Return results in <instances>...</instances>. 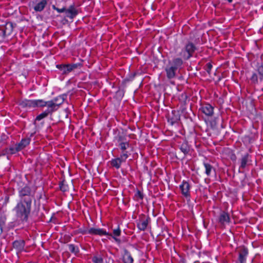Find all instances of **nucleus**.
<instances>
[{
  "label": "nucleus",
  "instance_id": "1",
  "mask_svg": "<svg viewBox=\"0 0 263 263\" xmlns=\"http://www.w3.org/2000/svg\"><path fill=\"white\" fill-rule=\"evenodd\" d=\"M31 207L32 203L19 201L14 209L16 217L23 223L27 222L31 213Z\"/></svg>",
  "mask_w": 263,
  "mask_h": 263
},
{
  "label": "nucleus",
  "instance_id": "2",
  "mask_svg": "<svg viewBox=\"0 0 263 263\" xmlns=\"http://www.w3.org/2000/svg\"><path fill=\"white\" fill-rule=\"evenodd\" d=\"M183 62L181 58H176L169 61L165 68L166 77L168 79L174 78L176 76L178 69H180L183 65Z\"/></svg>",
  "mask_w": 263,
  "mask_h": 263
},
{
  "label": "nucleus",
  "instance_id": "3",
  "mask_svg": "<svg viewBox=\"0 0 263 263\" xmlns=\"http://www.w3.org/2000/svg\"><path fill=\"white\" fill-rule=\"evenodd\" d=\"M57 98H55L50 101H45L46 105H44V107L47 106V109L37 116L35 118V120L40 121L47 117L49 115H52L53 112L56 111L59 107L60 105L63 103L62 101L61 103H57Z\"/></svg>",
  "mask_w": 263,
  "mask_h": 263
},
{
  "label": "nucleus",
  "instance_id": "4",
  "mask_svg": "<svg viewBox=\"0 0 263 263\" xmlns=\"http://www.w3.org/2000/svg\"><path fill=\"white\" fill-rule=\"evenodd\" d=\"M34 195L35 192L29 185H25L18 190L19 201L32 203L33 200H35Z\"/></svg>",
  "mask_w": 263,
  "mask_h": 263
},
{
  "label": "nucleus",
  "instance_id": "5",
  "mask_svg": "<svg viewBox=\"0 0 263 263\" xmlns=\"http://www.w3.org/2000/svg\"><path fill=\"white\" fill-rule=\"evenodd\" d=\"M18 104L23 108H34L36 107H44L46 105L45 101L42 99L28 100L24 99L20 100Z\"/></svg>",
  "mask_w": 263,
  "mask_h": 263
},
{
  "label": "nucleus",
  "instance_id": "6",
  "mask_svg": "<svg viewBox=\"0 0 263 263\" xmlns=\"http://www.w3.org/2000/svg\"><path fill=\"white\" fill-rule=\"evenodd\" d=\"M196 50V46L192 42L189 41L185 45L179 55L184 60H188L193 56Z\"/></svg>",
  "mask_w": 263,
  "mask_h": 263
},
{
  "label": "nucleus",
  "instance_id": "7",
  "mask_svg": "<svg viewBox=\"0 0 263 263\" xmlns=\"http://www.w3.org/2000/svg\"><path fill=\"white\" fill-rule=\"evenodd\" d=\"M119 146V152L120 153V157L127 160L130 155V153L128 151V148L129 147V143H122L120 144H118Z\"/></svg>",
  "mask_w": 263,
  "mask_h": 263
},
{
  "label": "nucleus",
  "instance_id": "8",
  "mask_svg": "<svg viewBox=\"0 0 263 263\" xmlns=\"http://www.w3.org/2000/svg\"><path fill=\"white\" fill-rule=\"evenodd\" d=\"M150 221V218L144 214L139 216V221L137 223V227L141 231H145Z\"/></svg>",
  "mask_w": 263,
  "mask_h": 263
},
{
  "label": "nucleus",
  "instance_id": "9",
  "mask_svg": "<svg viewBox=\"0 0 263 263\" xmlns=\"http://www.w3.org/2000/svg\"><path fill=\"white\" fill-rule=\"evenodd\" d=\"M56 67L62 72L63 74H67L76 69L78 67V65L77 64H58Z\"/></svg>",
  "mask_w": 263,
  "mask_h": 263
},
{
  "label": "nucleus",
  "instance_id": "10",
  "mask_svg": "<svg viewBox=\"0 0 263 263\" xmlns=\"http://www.w3.org/2000/svg\"><path fill=\"white\" fill-rule=\"evenodd\" d=\"M238 252V261L236 263H246L247 257L249 254L248 249L243 246L239 248Z\"/></svg>",
  "mask_w": 263,
  "mask_h": 263
},
{
  "label": "nucleus",
  "instance_id": "11",
  "mask_svg": "<svg viewBox=\"0 0 263 263\" xmlns=\"http://www.w3.org/2000/svg\"><path fill=\"white\" fill-rule=\"evenodd\" d=\"M179 188L181 190L182 195L186 198L190 199L191 197V185L189 183L185 180H183L179 186Z\"/></svg>",
  "mask_w": 263,
  "mask_h": 263
},
{
  "label": "nucleus",
  "instance_id": "12",
  "mask_svg": "<svg viewBox=\"0 0 263 263\" xmlns=\"http://www.w3.org/2000/svg\"><path fill=\"white\" fill-rule=\"evenodd\" d=\"M239 172L240 170H243L247 166L249 165L251 162V157L249 154H246L243 155L240 159Z\"/></svg>",
  "mask_w": 263,
  "mask_h": 263
},
{
  "label": "nucleus",
  "instance_id": "13",
  "mask_svg": "<svg viewBox=\"0 0 263 263\" xmlns=\"http://www.w3.org/2000/svg\"><path fill=\"white\" fill-rule=\"evenodd\" d=\"M200 110L208 117H212L214 115V107L209 103L202 104Z\"/></svg>",
  "mask_w": 263,
  "mask_h": 263
},
{
  "label": "nucleus",
  "instance_id": "14",
  "mask_svg": "<svg viewBox=\"0 0 263 263\" xmlns=\"http://www.w3.org/2000/svg\"><path fill=\"white\" fill-rule=\"evenodd\" d=\"M88 234L93 235H108L112 236L111 233H109L105 230L101 228H91L88 230Z\"/></svg>",
  "mask_w": 263,
  "mask_h": 263
},
{
  "label": "nucleus",
  "instance_id": "15",
  "mask_svg": "<svg viewBox=\"0 0 263 263\" xmlns=\"http://www.w3.org/2000/svg\"><path fill=\"white\" fill-rule=\"evenodd\" d=\"M13 25L11 22H7L5 26H2L0 29L3 32L4 36L10 35L13 30Z\"/></svg>",
  "mask_w": 263,
  "mask_h": 263
},
{
  "label": "nucleus",
  "instance_id": "16",
  "mask_svg": "<svg viewBox=\"0 0 263 263\" xmlns=\"http://www.w3.org/2000/svg\"><path fill=\"white\" fill-rule=\"evenodd\" d=\"M65 14L66 17L72 19L78 14V11L74 5H72L68 9H66Z\"/></svg>",
  "mask_w": 263,
  "mask_h": 263
},
{
  "label": "nucleus",
  "instance_id": "17",
  "mask_svg": "<svg viewBox=\"0 0 263 263\" xmlns=\"http://www.w3.org/2000/svg\"><path fill=\"white\" fill-rule=\"evenodd\" d=\"M126 160L120 157L114 158L110 161V164L111 166L116 169H119L121 167V164L123 162H125Z\"/></svg>",
  "mask_w": 263,
  "mask_h": 263
},
{
  "label": "nucleus",
  "instance_id": "18",
  "mask_svg": "<svg viewBox=\"0 0 263 263\" xmlns=\"http://www.w3.org/2000/svg\"><path fill=\"white\" fill-rule=\"evenodd\" d=\"M12 246L13 248L16 249L18 252H21L24 249L25 242L24 240H16L13 241Z\"/></svg>",
  "mask_w": 263,
  "mask_h": 263
},
{
  "label": "nucleus",
  "instance_id": "19",
  "mask_svg": "<svg viewBox=\"0 0 263 263\" xmlns=\"http://www.w3.org/2000/svg\"><path fill=\"white\" fill-rule=\"evenodd\" d=\"M218 220L221 224H224L225 223H229L230 221L229 214L224 211H222L220 214Z\"/></svg>",
  "mask_w": 263,
  "mask_h": 263
},
{
  "label": "nucleus",
  "instance_id": "20",
  "mask_svg": "<svg viewBox=\"0 0 263 263\" xmlns=\"http://www.w3.org/2000/svg\"><path fill=\"white\" fill-rule=\"evenodd\" d=\"M122 260L124 263H133L134 262V259L131 254L127 249L124 250Z\"/></svg>",
  "mask_w": 263,
  "mask_h": 263
},
{
  "label": "nucleus",
  "instance_id": "21",
  "mask_svg": "<svg viewBox=\"0 0 263 263\" xmlns=\"http://www.w3.org/2000/svg\"><path fill=\"white\" fill-rule=\"evenodd\" d=\"M47 4L46 0H41L34 5L33 9L36 12H41L44 9Z\"/></svg>",
  "mask_w": 263,
  "mask_h": 263
},
{
  "label": "nucleus",
  "instance_id": "22",
  "mask_svg": "<svg viewBox=\"0 0 263 263\" xmlns=\"http://www.w3.org/2000/svg\"><path fill=\"white\" fill-rule=\"evenodd\" d=\"M31 139L29 138H26L22 139L20 142L16 143V144L18 148L20 151H21L25 148L27 145L30 144Z\"/></svg>",
  "mask_w": 263,
  "mask_h": 263
},
{
  "label": "nucleus",
  "instance_id": "23",
  "mask_svg": "<svg viewBox=\"0 0 263 263\" xmlns=\"http://www.w3.org/2000/svg\"><path fill=\"white\" fill-rule=\"evenodd\" d=\"M121 231L119 227H118L116 229H114L113 230V233L111 234L112 236H111L115 241L117 242L118 243H121V240L119 238H118L117 237H119L121 235Z\"/></svg>",
  "mask_w": 263,
  "mask_h": 263
},
{
  "label": "nucleus",
  "instance_id": "24",
  "mask_svg": "<svg viewBox=\"0 0 263 263\" xmlns=\"http://www.w3.org/2000/svg\"><path fill=\"white\" fill-rule=\"evenodd\" d=\"M203 165L205 168V173L208 176H210L212 171H215L214 167L208 162H204Z\"/></svg>",
  "mask_w": 263,
  "mask_h": 263
},
{
  "label": "nucleus",
  "instance_id": "25",
  "mask_svg": "<svg viewBox=\"0 0 263 263\" xmlns=\"http://www.w3.org/2000/svg\"><path fill=\"white\" fill-rule=\"evenodd\" d=\"M180 149L185 155L188 154L190 151V146L186 142H184L180 145Z\"/></svg>",
  "mask_w": 263,
  "mask_h": 263
},
{
  "label": "nucleus",
  "instance_id": "26",
  "mask_svg": "<svg viewBox=\"0 0 263 263\" xmlns=\"http://www.w3.org/2000/svg\"><path fill=\"white\" fill-rule=\"evenodd\" d=\"M116 139L119 143V144H120L122 143L129 142L128 141L126 140V137L122 135H118L116 137Z\"/></svg>",
  "mask_w": 263,
  "mask_h": 263
},
{
  "label": "nucleus",
  "instance_id": "27",
  "mask_svg": "<svg viewBox=\"0 0 263 263\" xmlns=\"http://www.w3.org/2000/svg\"><path fill=\"white\" fill-rule=\"evenodd\" d=\"M143 197L144 196L143 193L139 190H138L134 195V199L136 201H138L139 200H142L143 199Z\"/></svg>",
  "mask_w": 263,
  "mask_h": 263
},
{
  "label": "nucleus",
  "instance_id": "28",
  "mask_svg": "<svg viewBox=\"0 0 263 263\" xmlns=\"http://www.w3.org/2000/svg\"><path fill=\"white\" fill-rule=\"evenodd\" d=\"M93 263H103V259L100 255H95L92 258Z\"/></svg>",
  "mask_w": 263,
  "mask_h": 263
},
{
  "label": "nucleus",
  "instance_id": "29",
  "mask_svg": "<svg viewBox=\"0 0 263 263\" xmlns=\"http://www.w3.org/2000/svg\"><path fill=\"white\" fill-rule=\"evenodd\" d=\"M8 149H9V153L10 155L14 154L16 153L17 152L20 151L18 149V148L17 147V146L16 144H15V146L14 147L11 146V147H9Z\"/></svg>",
  "mask_w": 263,
  "mask_h": 263
},
{
  "label": "nucleus",
  "instance_id": "30",
  "mask_svg": "<svg viewBox=\"0 0 263 263\" xmlns=\"http://www.w3.org/2000/svg\"><path fill=\"white\" fill-rule=\"evenodd\" d=\"M68 249L71 253L76 254L79 252V248L73 244L68 245Z\"/></svg>",
  "mask_w": 263,
  "mask_h": 263
},
{
  "label": "nucleus",
  "instance_id": "31",
  "mask_svg": "<svg viewBox=\"0 0 263 263\" xmlns=\"http://www.w3.org/2000/svg\"><path fill=\"white\" fill-rule=\"evenodd\" d=\"M257 72L259 74V79L260 81L263 80V64L257 67Z\"/></svg>",
  "mask_w": 263,
  "mask_h": 263
},
{
  "label": "nucleus",
  "instance_id": "32",
  "mask_svg": "<svg viewBox=\"0 0 263 263\" xmlns=\"http://www.w3.org/2000/svg\"><path fill=\"white\" fill-rule=\"evenodd\" d=\"M6 223V218L1 217L0 218V235L3 233V229Z\"/></svg>",
  "mask_w": 263,
  "mask_h": 263
},
{
  "label": "nucleus",
  "instance_id": "33",
  "mask_svg": "<svg viewBox=\"0 0 263 263\" xmlns=\"http://www.w3.org/2000/svg\"><path fill=\"white\" fill-rule=\"evenodd\" d=\"M60 189L63 192H65L68 190V185L65 184L64 181H62L60 184Z\"/></svg>",
  "mask_w": 263,
  "mask_h": 263
},
{
  "label": "nucleus",
  "instance_id": "34",
  "mask_svg": "<svg viewBox=\"0 0 263 263\" xmlns=\"http://www.w3.org/2000/svg\"><path fill=\"white\" fill-rule=\"evenodd\" d=\"M251 82L254 84H257L258 82V76L256 73H253L252 76L250 79Z\"/></svg>",
  "mask_w": 263,
  "mask_h": 263
},
{
  "label": "nucleus",
  "instance_id": "35",
  "mask_svg": "<svg viewBox=\"0 0 263 263\" xmlns=\"http://www.w3.org/2000/svg\"><path fill=\"white\" fill-rule=\"evenodd\" d=\"M213 67L212 64L211 63H208L204 66V69L209 74H211V71Z\"/></svg>",
  "mask_w": 263,
  "mask_h": 263
},
{
  "label": "nucleus",
  "instance_id": "36",
  "mask_svg": "<svg viewBox=\"0 0 263 263\" xmlns=\"http://www.w3.org/2000/svg\"><path fill=\"white\" fill-rule=\"evenodd\" d=\"M52 7L53 9L57 10L59 13H62L64 12H65L66 13V8L64 7L63 8L60 9L59 8L56 7L55 5H52Z\"/></svg>",
  "mask_w": 263,
  "mask_h": 263
},
{
  "label": "nucleus",
  "instance_id": "37",
  "mask_svg": "<svg viewBox=\"0 0 263 263\" xmlns=\"http://www.w3.org/2000/svg\"><path fill=\"white\" fill-rule=\"evenodd\" d=\"M9 154L8 148H6L2 152V155Z\"/></svg>",
  "mask_w": 263,
  "mask_h": 263
},
{
  "label": "nucleus",
  "instance_id": "38",
  "mask_svg": "<svg viewBox=\"0 0 263 263\" xmlns=\"http://www.w3.org/2000/svg\"><path fill=\"white\" fill-rule=\"evenodd\" d=\"M79 233H81L82 234H88V230H82L81 229H80L79 230Z\"/></svg>",
  "mask_w": 263,
  "mask_h": 263
},
{
  "label": "nucleus",
  "instance_id": "39",
  "mask_svg": "<svg viewBox=\"0 0 263 263\" xmlns=\"http://www.w3.org/2000/svg\"><path fill=\"white\" fill-rule=\"evenodd\" d=\"M228 2H229V3H231V2H232V0H228Z\"/></svg>",
  "mask_w": 263,
  "mask_h": 263
}]
</instances>
